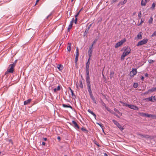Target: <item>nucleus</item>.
Wrapping results in <instances>:
<instances>
[{
  "mask_svg": "<svg viewBox=\"0 0 156 156\" xmlns=\"http://www.w3.org/2000/svg\"><path fill=\"white\" fill-rule=\"evenodd\" d=\"M124 51L121 57V60H123L125 57L129 54L131 52V49L128 46L125 47L124 48Z\"/></svg>",
  "mask_w": 156,
  "mask_h": 156,
  "instance_id": "1",
  "label": "nucleus"
},
{
  "mask_svg": "<svg viewBox=\"0 0 156 156\" xmlns=\"http://www.w3.org/2000/svg\"><path fill=\"white\" fill-rule=\"evenodd\" d=\"M15 66V63H13L12 64L10 65L7 71L5 72L4 75L3 76V77H4L5 76H6V78L7 77L9 73H13L14 71V68Z\"/></svg>",
  "mask_w": 156,
  "mask_h": 156,
  "instance_id": "2",
  "label": "nucleus"
},
{
  "mask_svg": "<svg viewBox=\"0 0 156 156\" xmlns=\"http://www.w3.org/2000/svg\"><path fill=\"white\" fill-rule=\"evenodd\" d=\"M148 39L147 38H144L142 40L139 41L136 45L138 47L140 46L147 43Z\"/></svg>",
  "mask_w": 156,
  "mask_h": 156,
  "instance_id": "3",
  "label": "nucleus"
},
{
  "mask_svg": "<svg viewBox=\"0 0 156 156\" xmlns=\"http://www.w3.org/2000/svg\"><path fill=\"white\" fill-rule=\"evenodd\" d=\"M126 39L124 38L123 40H121L120 41L117 43L115 46V48H117L121 46L126 41Z\"/></svg>",
  "mask_w": 156,
  "mask_h": 156,
  "instance_id": "4",
  "label": "nucleus"
},
{
  "mask_svg": "<svg viewBox=\"0 0 156 156\" xmlns=\"http://www.w3.org/2000/svg\"><path fill=\"white\" fill-rule=\"evenodd\" d=\"M112 121L116 125L117 127L121 130V131H122L124 129V128L122 127V126L119 123L113 119L112 120Z\"/></svg>",
  "mask_w": 156,
  "mask_h": 156,
  "instance_id": "5",
  "label": "nucleus"
},
{
  "mask_svg": "<svg viewBox=\"0 0 156 156\" xmlns=\"http://www.w3.org/2000/svg\"><path fill=\"white\" fill-rule=\"evenodd\" d=\"M146 100L154 102L156 101V98L155 96H151L145 99Z\"/></svg>",
  "mask_w": 156,
  "mask_h": 156,
  "instance_id": "6",
  "label": "nucleus"
},
{
  "mask_svg": "<svg viewBox=\"0 0 156 156\" xmlns=\"http://www.w3.org/2000/svg\"><path fill=\"white\" fill-rule=\"evenodd\" d=\"M137 73L136 69H132V70L130 72V75L132 77H133L136 75Z\"/></svg>",
  "mask_w": 156,
  "mask_h": 156,
  "instance_id": "7",
  "label": "nucleus"
},
{
  "mask_svg": "<svg viewBox=\"0 0 156 156\" xmlns=\"http://www.w3.org/2000/svg\"><path fill=\"white\" fill-rule=\"evenodd\" d=\"M128 107L130 108L136 110H138L139 109V108L133 105H129Z\"/></svg>",
  "mask_w": 156,
  "mask_h": 156,
  "instance_id": "8",
  "label": "nucleus"
},
{
  "mask_svg": "<svg viewBox=\"0 0 156 156\" xmlns=\"http://www.w3.org/2000/svg\"><path fill=\"white\" fill-rule=\"evenodd\" d=\"M72 122L73 125V126L76 129H79L80 128L79 126L75 121H73Z\"/></svg>",
  "mask_w": 156,
  "mask_h": 156,
  "instance_id": "9",
  "label": "nucleus"
},
{
  "mask_svg": "<svg viewBox=\"0 0 156 156\" xmlns=\"http://www.w3.org/2000/svg\"><path fill=\"white\" fill-rule=\"evenodd\" d=\"M74 18H73L70 22V24L69 25V27L68 28V31H69L70 30V29L72 28L73 26V22L74 21Z\"/></svg>",
  "mask_w": 156,
  "mask_h": 156,
  "instance_id": "10",
  "label": "nucleus"
},
{
  "mask_svg": "<svg viewBox=\"0 0 156 156\" xmlns=\"http://www.w3.org/2000/svg\"><path fill=\"white\" fill-rule=\"evenodd\" d=\"M137 135L140 136L142 138H145L147 139L150 138V136L148 135H143L141 134H138Z\"/></svg>",
  "mask_w": 156,
  "mask_h": 156,
  "instance_id": "11",
  "label": "nucleus"
},
{
  "mask_svg": "<svg viewBox=\"0 0 156 156\" xmlns=\"http://www.w3.org/2000/svg\"><path fill=\"white\" fill-rule=\"evenodd\" d=\"M147 2V0H142L141 2V5L142 6H145Z\"/></svg>",
  "mask_w": 156,
  "mask_h": 156,
  "instance_id": "12",
  "label": "nucleus"
},
{
  "mask_svg": "<svg viewBox=\"0 0 156 156\" xmlns=\"http://www.w3.org/2000/svg\"><path fill=\"white\" fill-rule=\"evenodd\" d=\"M76 86L77 87H79L82 89L83 88V85L82 83V82L81 81H80L79 83H77Z\"/></svg>",
  "mask_w": 156,
  "mask_h": 156,
  "instance_id": "13",
  "label": "nucleus"
},
{
  "mask_svg": "<svg viewBox=\"0 0 156 156\" xmlns=\"http://www.w3.org/2000/svg\"><path fill=\"white\" fill-rule=\"evenodd\" d=\"M146 117L148 118L151 117L153 118H156V116L151 114H147Z\"/></svg>",
  "mask_w": 156,
  "mask_h": 156,
  "instance_id": "14",
  "label": "nucleus"
},
{
  "mask_svg": "<svg viewBox=\"0 0 156 156\" xmlns=\"http://www.w3.org/2000/svg\"><path fill=\"white\" fill-rule=\"evenodd\" d=\"M31 99H30L26 101H25L24 102V105H28L31 102Z\"/></svg>",
  "mask_w": 156,
  "mask_h": 156,
  "instance_id": "15",
  "label": "nucleus"
},
{
  "mask_svg": "<svg viewBox=\"0 0 156 156\" xmlns=\"http://www.w3.org/2000/svg\"><path fill=\"white\" fill-rule=\"evenodd\" d=\"M137 38L138 39H141L142 38L141 32H140L138 33L137 35Z\"/></svg>",
  "mask_w": 156,
  "mask_h": 156,
  "instance_id": "16",
  "label": "nucleus"
},
{
  "mask_svg": "<svg viewBox=\"0 0 156 156\" xmlns=\"http://www.w3.org/2000/svg\"><path fill=\"white\" fill-rule=\"evenodd\" d=\"M68 46L67 48V50L69 51H70L71 50V44L70 43H68Z\"/></svg>",
  "mask_w": 156,
  "mask_h": 156,
  "instance_id": "17",
  "label": "nucleus"
},
{
  "mask_svg": "<svg viewBox=\"0 0 156 156\" xmlns=\"http://www.w3.org/2000/svg\"><path fill=\"white\" fill-rule=\"evenodd\" d=\"M155 91H156V87L152 88L148 90V92H152Z\"/></svg>",
  "mask_w": 156,
  "mask_h": 156,
  "instance_id": "18",
  "label": "nucleus"
},
{
  "mask_svg": "<svg viewBox=\"0 0 156 156\" xmlns=\"http://www.w3.org/2000/svg\"><path fill=\"white\" fill-rule=\"evenodd\" d=\"M88 112L89 113H90L91 114L93 115L95 118H96V115L94 112H93L91 111L90 109H88Z\"/></svg>",
  "mask_w": 156,
  "mask_h": 156,
  "instance_id": "19",
  "label": "nucleus"
},
{
  "mask_svg": "<svg viewBox=\"0 0 156 156\" xmlns=\"http://www.w3.org/2000/svg\"><path fill=\"white\" fill-rule=\"evenodd\" d=\"M139 114L140 116L143 117H146L147 114L143 112H140L139 113Z\"/></svg>",
  "mask_w": 156,
  "mask_h": 156,
  "instance_id": "20",
  "label": "nucleus"
},
{
  "mask_svg": "<svg viewBox=\"0 0 156 156\" xmlns=\"http://www.w3.org/2000/svg\"><path fill=\"white\" fill-rule=\"evenodd\" d=\"M92 50L89 49L88 53L89 54V56L90 57H91L92 56Z\"/></svg>",
  "mask_w": 156,
  "mask_h": 156,
  "instance_id": "21",
  "label": "nucleus"
},
{
  "mask_svg": "<svg viewBox=\"0 0 156 156\" xmlns=\"http://www.w3.org/2000/svg\"><path fill=\"white\" fill-rule=\"evenodd\" d=\"M62 66L61 64H58L57 66V68L60 71H61L62 69H61V67H62Z\"/></svg>",
  "mask_w": 156,
  "mask_h": 156,
  "instance_id": "22",
  "label": "nucleus"
},
{
  "mask_svg": "<svg viewBox=\"0 0 156 156\" xmlns=\"http://www.w3.org/2000/svg\"><path fill=\"white\" fill-rule=\"evenodd\" d=\"M90 97L91 99L93 101H94V102L95 104L96 103V101L95 100L94 98V96H93V95H91L90 96Z\"/></svg>",
  "mask_w": 156,
  "mask_h": 156,
  "instance_id": "23",
  "label": "nucleus"
},
{
  "mask_svg": "<svg viewBox=\"0 0 156 156\" xmlns=\"http://www.w3.org/2000/svg\"><path fill=\"white\" fill-rule=\"evenodd\" d=\"M86 74L89 73V67L86 66Z\"/></svg>",
  "mask_w": 156,
  "mask_h": 156,
  "instance_id": "24",
  "label": "nucleus"
},
{
  "mask_svg": "<svg viewBox=\"0 0 156 156\" xmlns=\"http://www.w3.org/2000/svg\"><path fill=\"white\" fill-rule=\"evenodd\" d=\"M127 0H124L123 2H120L119 4V5L121 4V5H123L124 4L126 3L127 2Z\"/></svg>",
  "mask_w": 156,
  "mask_h": 156,
  "instance_id": "25",
  "label": "nucleus"
},
{
  "mask_svg": "<svg viewBox=\"0 0 156 156\" xmlns=\"http://www.w3.org/2000/svg\"><path fill=\"white\" fill-rule=\"evenodd\" d=\"M62 106H63V107H65V108H72V107L70 105H65V104H63Z\"/></svg>",
  "mask_w": 156,
  "mask_h": 156,
  "instance_id": "26",
  "label": "nucleus"
},
{
  "mask_svg": "<svg viewBox=\"0 0 156 156\" xmlns=\"http://www.w3.org/2000/svg\"><path fill=\"white\" fill-rule=\"evenodd\" d=\"M152 21H153V18L152 17H150V18L148 22L149 24H151L152 23Z\"/></svg>",
  "mask_w": 156,
  "mask_h": 156,
  "instance_id": "27",
  "label": "nucleus"
},
{
  "mask_svg": "<svg viewBox=\"0 0 156 156\" xmlns=\"http://www.w3.org/2000/svg\"><path fill=\"white\" fill-rule=\"evenodd\" d=\"M120 102L122 104V105L123 106H127L128 107V105H129V104H128L126 103H124L123 102H122V101H120Z\"/></svg>",
  "mask_w": 156,
  "mask_h": 156,
  "instance_id": "28",
  "label": "nucleus"
},
{
  "mask_svg": "<svg viewBox=\"0 0 156 156\" xmlns=\"http://www.w3.org/2000/svg\"><path fill=\"white\" fill-rule=\"evenodd\" d=\"M60 90V87L59 86H58L57 88H55L54 89V92H56L57 90Z\"/></svg>",
  "mask_w": 156,
  "mask_h": 156,
  "instance_id": "29",
  "label": "nucleus"
},
{
  "mask_svg": "<svg viewBox=\"0 0 156 156\" xmlns=\"http://www.w3.org/2000/svg\"><path fill=\"white\" fill-rule=\"evenodd\" d=\"M89 28H88V29H86L84 33V36H85L86 35H87L88 32V30L89 29Z\"/></svg>",
  "mask_w": 156,
  "mask_h": 156,
  "instance_id": "30",
  "label": "nucleus"
},
{
  "mask_svg": "<svg viewBox=\"0 0 156 156\" xmlns=\"http://www.w3.org/2000/svg\"><path fill=\"white\" fill-rule=\"evenodd\" d=\"M69 89L70 91V92H71V94H72V96H74L75 97V96L73 93V90H72V89H71V88L70 87L69 88Z\"/></svg>",
  "mask_w": 156,
  "mask_h": 156,
  "instance_id": "31",
  "label": "nucleus"
},
{
  "mask_svg": "<svg viewBox=\"0 0 156 156\" xmlns=\"http://www.w3.org/2000/svg\"><path fill=\"white\" fill-rule=\"evenodd\" d=\"M86 74H87L86 78V80H90L89 73H87Z\"/></svg>",
  "mask_w": 156,
  "mask_h": 156,
  "instance_id": "32",
  "label": "nucleus"
},
{
  "mask_svg": "<svg viewBox=\"0 0 156 156\" xmlns=\"http://www.w3.org/2000/svg\"><path fill=\"white\" fill-rule=\"evenodd\" d=\"M155 2H154L153 3L152 6L151 7V8L153 9H154V8L155 6Z\"/></svg>",
  "mask_w": 156,
  "mask_h": 156,
  "instance_id": "33",
  "label": "nucleus"
},
{
  "mask_svg": "<svg viewBox=\"0 0 156 156\" xmlns=\"http://www.w3.org/2000/svg\"><path fill=\"white\" fill-rule=\"evenodd\" d=\"M87 86H90V80H86Z\"/></svg>",
  "mask_w": 156,
  "mask_h": 156,
  "instance_id": "34",
  "label": "nucleus"
},
{
  "mask_svg": "<svg viewBox=\"0 0 156 156\" xmlns=\"http://www.w3.org/2000/svg\"><path fill=\"white\" fill-rule=\"evenodd\" d=\"M138 86V84L137 83H134L133 85V87L134 88H136Z\"/></svg>",
  "mask_w": 156,
  "mask_h": 156,
  "instance_id": "35",
  "label": "nucleus"
},
{
  "mask_svg": "<svg viewBox=\"0 0 156 156\" xmlns=\"http://www.w3.org/2000/svg\"><path fill=\"white\" fill-rule=\"evenodd\" d=\"M138 16L140 19L141 18V11H140L138 14Z\"/></svg>",
  "mask_w": 156,
  "mask_h": 156,
  "instance_id": "36",
  "label": "nucleus"
},
{
  "mask_svg": "<svg viewBox=\"0 0 156 156\" xmlns=\"http://www.w3.org/2000/svg\"><path fill=\"white\" fill-rule=\"evenodd\" d=\"M105 105V107L106 109H107L108 111L110 112H111V111L110 109L108 108V107H106L105 104H104Z\"/></svg>",
  "mask_w": 156,
  "mask_h": 156,
  "instance_id": "37",
  "label": "nucleus"
},
{
  "mask_svg": "<svg viewBox=\"0 0 156 156\" xmlns=\"http://www.w3.org/2000/svg\"><path fill=\"white\" fill-rule=\"evenodd\" d=\"M97 41V39H95L94 40V41H93V43L92 44V45L93 46L94 44H95V43Z\"/></svg>",
  "mask_w": 156,
  "mask_h": 156,
  "instance_id": "38",
  "label": "nucleus"
},
{
  "mask_svg": "<svg viewBox=\"0 0 156 156\" xmlns=\"http://www.w3.org/2000/svg\"><path fill=\"white\" fill-rule=\"evenodd\" d=\"M154 36H156V31H154L151 35V37H153Z\"/></svg>",
  "mask_w": 156,
  "mask_h": 156,
  "instance_id": "39",
  "label": "nucleus"
},
{
  "mask_svg": "<svg viewBox=\"0 0 156 156\" xmlns=\"http://www.w3.org/2000/svg\"><path fill=\"white\" fill-rule=\"evenodd\" d=\"M154 62V61L152 59H150L148 60V62L150 63H152Z\"/></svg>",
  "mask_w": 156,
  "mask_h": 156,
  "instance_id": "40",
  "label": "nucleus"
},
{
  "mask_svg": "<svg viewBox=\"0 0 156 156\" xmlns=\"http://www.w3.org/2000/svg\"><path fill=\"white\" fill-rule=\"evenodd\" d=\"M114 110L115 111V112H117L119 114H121V113H120V112H119V111L117 109H116V108H114Z\"/></svg>",
  "mask_w": 156,
  "mask_h": 156,
  "instance_id": "41",
  "label": "nucleus"
},
{
  "mask_svg": "<svg viewBox=\"0 0 156 156\" xmlns=\"http://www.w3.org/2000/svg\"><path fill=\"white\" fill-rule=\"evenodd\" d=\"M90 62H87L86 65V66L89 67Z\"/></svg>",
  "mask_w": 156,
  "mask_h": 156,
  "instance_id": "42",
  "label": "nucleus"
},
{
  "mask_svg": "<svg viewBox=\"0 0 156 156\" xmlns=\"http://www.w3.org/2000/svg\"><path fill=\"white\" fill-rule=\"evenodd\" d=\"M114 73H113V72L111 73L110 74V77H112L114 75Z\"/></svg>",
  "mask_w": 156,
  "mask_h": 156,
  "instance_id": "43",
  "label": "nucleus"
},
{
  "mask_svg": "<svg viewBox=\"0 0 156 156\" xmlns=\"http://www.w3.org/2000/svg\"><path fill=\"white\" fill-rule=\"evenodd\" d=\"M78 57H76L75 60V63H76L78 61Z\"/></svg>",
  "mask_w": 156,
  "mask_h": 156,
  "instance_id": "44",
  "label": "nucleus"
},
{
  "mask_svg": "<svg viewBox=\"0 0 156 156\" xmlns=\"http://www.w3.org/2000/svg\"><path fill=\"white\" fill-rule=\"evenodd\" d=\"M88 88V91H90L91 90V86H87Z\"/></svg>",
  "mask_w": 156,
  "mask_h": 156,
  "instance_id": "45",
  "label": "nucleus"
},
{
  "mask_svg": "<svg viewBox=\"0 0 156 156\" xmlns=\"http://www.w3.org/2000/svg\"><path fill=\"white\" fill-rule=\"evenodd\" d=\"M77 18H75V20H74V22L75 24H76L77 22Z\"/></svg>",
  "mask_w": 156,
  "mask_h": 156,
  "instance_id": "46",
  "label": "nucleus"
},
{
  "mask_svg": "<svg viewBox=\"0 0 156 156\" xmlns=\"http://www.w3.org/2000/svg\"><path fill=\"white\" fill-rule=\"evenodd\" d=\"M80 13V12H79L77 14H76L75 16V18H77L78 15H79V14Z\"/></svg>",
  "mask_w": 156,
  "mask_h": 156,
  "instance_id": "47",
  "label": "nucleus"
},
{
  "mask_svg": "<svg viewBox=\"0 0 156 156\" xmlns=\"http://www.w3.org/2000/svg\"><path fill=\"white\" fill-rule=\"evenodd\" d=\"M78 56H79V52H76V57H78Z\"/></svg>",
  "mask_w": 156,
  "mask_h": 156,
  "instance_id": "48",
  "label": "nucleus"
},
{
  "mask_svg": "<svg viewBox=\"0 0 156 156\" xmlns=\"http://www.w3.org/2000/svg\"><path fill=\"white\" fill-rule=\"evenodd\" d=\"M88 92L89 93L90 96H91V95H93L92 94L91 90L90 91H88Z\"/></svg>",
  "mask_w": 156,
  "mask_h": 156,
  "instance_id": "49",
  "label": "nucleus"
},
{
  "mask_svg": "<svg viewBox=\"0 0 156 156\" xmlns=\"http://www.w3.org/2000/svg\"><path fill=\"white\" fill-rule=\"evenodd\" d=\"M93 46L92 45H91V46L89 48V49L92 50V48L93 47Z\"/></svg>",
  "mask_w": 156,
  "mask_h": 156,
  "instance_id": "50",
  "label": "nucleus"
},
{
  "mask_svg": "<svg viewBox=\"0 0 156 156\" xmlns=\"http://www.w3.org/2000/svg\"><path fill=\"white\" fill-rule=\"evenodd\" d=\"M144 75L146 77H148V74L147 73H145Z\"/></svg>",
  "mask_w": 156,
  "mask_h": 156,
  "instance_id": "51",
  "label": "nucleus"
},
{
  "mask_svg": "<svg viewBox=\"0 0 156 156\" xmlns=\"http://www.w3.org/2000/svg\"><path fill=\"white\" fill-rule=\"evenodd\" d=\"M144 76H141V80H143L144 79Z\"/></svg>",
  "mask_w": 156,
  "mask_h": 156,
  "instance_id": "52",
  "label": "nucleus"
},
{
  "mask_svg": "<svg viewBox=\"0 0 156 156\" xmlns=\"http://www.w3.org/2000/svg\"><path fill=\"white\" fill-rule=\"evenodd\" d=\"M143 22H144V21L142 20V19H141V22H140V25Z\"/></svg>",
  "mask_w": 156,
  "mask_h": 156,
  "instance_id": "53",
  "label": "nucleus"
},
{
  "mask_svg": "<svg viewBox=\"0 0 156 156\" xmlns=\"http://www.w3.org/2000/svg\"><path fill=\"white\" fill-rule=\"evenodd\" d=\"M45 143L44 142H42V145H45Z\"/></svg>",
  "mask_w": 156,
  "mask_h": 156,
  "instance_id": "54",
  "label": "nucleus"
},
{
  "mask_svg": "<svg viewBox=\"0 0 156 156\" xmlns=\"http://www.w3.org/2000/svg\"><path fill=\"white\" fill-rule=\"evenodd\" d=\"M57 139H58V140H61L60 137L59 136H58V137H57Z\"/></svg>",
  "mask_w": 156,
  "mask_h": 156,
  "instance_id": "55",
  "label": "nucleus"
},
{
  "mask_svg": "<svg viewBox=\"0 0 156 156\" xmlns=\"http://www.w3.org/2000/svg\"><path fill=\"white\" fill-rule=\"evenodd\" d=\"M76 52H79L78 47H77L76 48Z\"/></svg>",
  "mask_w": 156,
  "mask_h": 156,
  "instance_id": "56",
  "label": "nucleus"
},
{
  "mask_svg": "<svg viewBox=\"0 0 156 156\" xmlns=\"http://www.w3.org/2000/svg\"><path fill=\"white\" fill-rule=\"evenodd\" d=\"M39 0H36L35 5H36V4L38 3V2H39Z\"/></svg>",
  "mask_w": 156,
  "mask_h": 156,
  "instance_id": "57",
  "label": "nucleus"
},
{
  "mask_svg": "<svg viewBox=\"0 0 156 156\" xmlns=\"http://www.w3.org/2000/svg\"><path fill=\"white\" fill-rule=\"evenodd\" d=\"M90 57L89 58V59H88V61H87V62H90Z\"/></svg>",
  "mask_w": 156,
  "mask_h": 156,
  "instance_id": "58",
  "label": "nucleus"
},
{
  "mask_svg": "<svg viewBox=\"0 0 156 156\" xmlns=\"http://www.w3.org/2000/svg\"><path fill=\"white\" fill-rule=\"evenodd\" d=\"M104 156H108V155L106 153H105V154H104Z\"/></svg>",
  "mask_w": 156,
  "mask_h": 156,
  "instance_id": "59",
  "label": "nucleus"
},
{
  "mask_svg": "<svg viewBox=\"0 0 156 156\" xmlns=\"http://www.w3.org/2000/svg\"><path fill=\"white\" fill-rule=\"evenodd\" d=\"M44 139L45 141H46L47 140V138H44Z\"/></svg>",
  "mask_w": 156,
  "mask_h": 156,
  "instance_id": "60",
  "label": "nucleus"
},
{
  "mask_svg": "<svg viewBox=\"0 0 156 156\" xmlns=\"http://www.w3.org/2000/svg\"><path fill=\"white\" fill-rule=\"evenodd\" d=\"M117 0H113V2H116L117 1Z\"/></svg>",
  "mask_w": 156,
  "mask_h": 156,
  "instance_id": "61",
  "label": "nucleus"
},
{
  "mask_svg": "<svg viewBox=\"0 0 156 156\" xmlns=\"http://www.w3.org/2000/svg\"><path fill=\"white\" fill-rule=\"evenodd\" d=\"M148 92H148V91L147 92H146L145 93H144V94H147Z\"/></svg>",
  "mask_w": 156,
  "mask_h": 156,
  "instance_id": "62",
  "label": "nucleus"
},
{
  "mask_svg": "<svg viewBox=\"0 0 156 156\" xmlns=\"http://www.w3.org/2000/svg\"><path fill=\"white\" fill-rule=\"evenodd\" d=\"M96 124H98V125H99V126H100V124H99V123H98V122L96 123Z\"/></svg>",
  "mask_w": 156,
  "mask_h": 156,
  "instance_id": "63",
  "label": "nucleus"
},
{
  "mask_svg": "<svg viewBox=\"0 0 156 156\" xmlns=\"http://www.w3.org/2000/svg\"><path fill=\"white\" fill-rule=\"evenodd\" d=\"M100 126L101 128H102V125H101V124H100Z\"/></svg>",
  "mask_w": 156,
  "mask_h": 156,
  "instance_id": "64",
  "label": "nucleus"
}]
</instances>
